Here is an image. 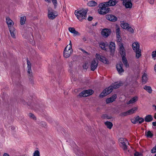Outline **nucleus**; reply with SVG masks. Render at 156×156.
I'll return each mask as SVG.
<instances>
[{"instance_id": "f257e3e1", "label": "nucleus", "mask_w": 156, "mask_h": 156, "mask_svg": "<svg viewBox=\"0 0 156 156\" xmlns=\"http://www.w3.org/2000/svg\"><path fill=\"white\" fill-rule=\"evenodd\" d=\"M115 0H110L106 2L101 3L99 5L100 8L98 10V12L101 15H105L110 11L109 8L107 7L113 6L117 3Z\"/></svg>"}, {"instance_id": "f03ea898", "label": "nucleus", "mask_w": 156, "mask_h": 156, "mask_svg": "<svg viewBox=\"0 0 156 156\" xmlns=\"http://www.w3.org/2000/svg\"><path fill=\"white\" fill-rule=\"evenodd\" d=\"M121 85V83L118 82L115 83L113 85L106 88L102 92L100 95V97H103L110 93L113 88L116 89L119 87Z\"/></svg>"}, {"instance_id": "7ed1b4c3", "label": "nucleus", "mask_w": 156, "mask_h": 156, "mask_svg": "<svg viewBox=\"0 0 156 156\" xmlns=\"http://www.w3.org/2000/svg\"><path fill=\"white\" fill-rule=\"evenodd\" d=\"M87 11L85 9H82L76 10L75 14L77 18L80 21L85 19L87 17Z\"/></svg>"}, {"instance_id": "20e7f679", "label": "nucleus", "mask_w": 156, "mask_h": 156, "mask_svg": "<svg viewBox=\"0 0 156 156\" xmlns=\"http://www.w3.org/2000/svg\"><path fill=\"white\" fill-rule=\"evenodd\" d=\"M73 50L72 47V44H71V41H70L69 46L67 45L65 48L64 52L63 55L65 58H68L69 57L72 53Z\"/></svg>"}, {"instance_id": "39448f33", "label": "nucleus", "mask_w": 156, "mask_h": 156, "mask_svg": "<svg viewBox=\"0 0 156 156\" xmlns=\"http://www.w3.org/2000/svg\"><path fill=\"white\" fill-rule=\"evenodd\" d=\"M48 16L49 19L53 20L58 15L57 12L55 11L51 7L48 8Z\"/></svg>"}, {"instance_id": "423d86ee", "label": "nucleus", "mask_w": 156, "mask_h": 156, "mask_svg": "<svg viewBox=\"0 0 156 156\" xmlns=\"http://www.w3.org/2000/svg\"><path fill=\"white\" fill-rule=\"evenodd\" d=\"M119 141L120 146L124 150H126L127 149V146L126 144L127 143H128L127 140L124 138H121L119 139Z\"/></svg>"}, {"instance_id": "0eeeda50", "label": "nucleus", "mask_w": 156, "mask_h": 156, "mask_svg": "<svg viewBox=\"0 0 156 156\" xmlns=\"http://www.w3.org/2000/svg\"><path fill=\"white\" fill-rule=\"evenodd\" d=\"M94 93V91L91 89L83 90L79 94L81 97H87L92 95Z\"/></svg>"}, {"instance_id": "6e6552de", "label": "nucleus", "mask_w": 156, "mask_h": 156, "mask_svg": "<svg viewBox=\"0 0 156 156\" xmlns=\"http://www.w3.org/2000/svg\"><path fill=\"white\" fill-rule=\"evenodd\" d=\"M96 57L97 59L104 63L106 64H109V61L105 57L98 54L97 53L96 54Z\"/></svg>"}, {"instance_id": "1a4fd4ad", "label": "nucleus", "mask_w": 156, "mask_h": 156, "mask_svg": "<svg viewBox=\"0 0 156 156\" xmlns=\"http://www.w3.org/2000/svg\"><path fill=\"white\" fill-rule=\"evenodd\" d=\"M138 108L136 107L133 108L131 109L128 110L126 112H124L122 114V115L125 116L127 115L132 114L135 113L137 110Z\"/></svg>"}, {"instance_id": "9d476101", "label": "nucleus", "mask_w": 156, "mask_h": 156, "mask_svg": "<svg viewBox=\"0 0 156 156\" xmlns=\"http://www.w3.org/2000/svg\"><path fill=\"white\" fill-rule=\"evenodd\" d=\"M111 32L110 29L105 28L102 30L101 33L104 37H106L110 34Z\"/></svg>"}, {"instance_id": "9b49d317", "label": "nucleus", "mask_w": 156, "mask_h": 156, "mask_svg": "<svg viewBox=\"0 0 156 156\" xmlns=\"http://www.w3.org/2000/svg\"><path fill=\"white\" fill-rule=\"evenodd\" d=\"M123 4L126 8L130 9L132 7L131 0H124L123 2Z\"/></svg>"}, {"instance_id": "f8f14e48", "label": "nucleus", "mask_w": 156, "mask_h": 156, "mask_svg": "<svg viewBox=\"0 0 156 156\" xmlns=\"http://www.w3.org/2000/svg\"><path fill=\"white\" fill-rule=\"evenodd\" d=\"M27 73L28 75L30 76H32V73L31 69V64L30 62L28 59H27Z\"/></svg>"}, {"instance_id": "ddd939ff", "label": "nucleus", "mask_w": 156, "mask_h": 156, "mask_svg": "<svg viewBox=\"0 0 156 156\" xmlns=\"http://www.w3.org/2000/svg\"><path fill=\"white\" fill-rule=\"evenodd\" d=\"M98 64V61H96L95 59H94L91 62L90 65L91 70L92 71H94L97 68Z\"/></svg>"}, {"instance_id": "4468645a", "label": "nucleus", "mask_w": 156, "mask_h": 156, "mask_svg": "<svg viewBox=\"0 0 156 156\" xmlns=\"http://www.w3.org/2000/svg\"><path fill=\"white\" fill-rule=\"evenodd\" d=\"M6 22L8 25L9 28L13 27L14 24L13 22L8 17H6Z\"/></svg>"}, {"instance_id": "2eb2a0df", "label": "nucleus", "mask_w": 156, "mask_h": 156, "mask_svg": "<svg viewBox=\"0 0 156 156\" xmlns=\"http://www.w3.org/2000/svg\"><path fill=\"white\" fill-rule=\"evenodd\" d=\"M123 64L121 62H120L116 65V69L119 73L121 74L124 72V70L122 68Z\"/></svg>"}, {"instance_id": "dca6fc26", "label": "nucleus", "mask_w": 156, "mask_h": 156, "mask_svg": "<svg viewBox=\"0 0 156 156\" xmlns=\"http://www.w3.org/2000/svg\"><path fill=\"white\" fill-rule=\"evenodd\" d=\"M68 30L71 33L73 34V35L74 36H80V34L77 31H76L74 27H69Z\"/></svg>"}, {"instance_id": "f3484780", "label": "nucleus", "mask_w": 156, "mask_h": 156, "mask_svg": "<svg viewBox=\"0 0 156 156\" xmlns=\"http://www.w3.org/2000/svg\"><path fill=\"white\" fill-rule=\"evenodd\" d=\"M10 33V35L11 37L14 39L16 38V29L14 27H12L9 28Z\"/></svg>"}, {"instance_id": "a211bd4d", "label": "nucleus", "mask_w": 156, "mask_h": 156, "mask_svg": "<svg viewBox=\"0 0 156 156\" xmlns=\"http://www.w3.org/2000/svg\"><path fill=\"white\" fill-rule=\"evenodd\" d=\"M106 18L108 20L111 21L115 22L117 20V18L112 15H108L106 16Z\"/></svg>"}, {"instance_id": "6ab92c4d", "label": "nucleus", "mask_w": 156, "mask_h": 156, "mask_svg": "<svg viewBox=\"0 0 156 156\" xmlns=\"http://www.w3.org/2000/svg\"><path fill=\"white\" fill-rule=\"evenodd\" d=\"M117 98L116 95L115 94L110 98H107L106 100L107 103H110L114 101Z\"/></svg>"}, {"instance_id": "aec40b11", "label": "nucleus", "mask_w": 156, "mask_h": 156, "mask_svg": "<svg viewBox=\"0 0 156 156\" xmlns=\"http://www.w3.org/2000/svg\"><path fill=\"white\" fill-rule=\"evenodd\" d=\"M132 47L134 51L140 50V49L139 44L138 42H135L133 44Z\"/></svg>"}, {"instance_id": "412c9836", "label": "nucleus", "mask_w": 156, "mask_h": 156, "mask_svg": "<svg viewBox=\"0 0 156 156\" xmlns=\"http://www.w3.org/2000/svg\"><path fill=\"white\" fill-rule=\"evenodd\" d=\"M119 51L121 55L122 56L126 55L125 51L123 46V45L122 44L120 43V44L119 45Z\"/></svg>"}, {"instance_id": "4be33fe9", "label": "nucleus", "mask_w": 156, "mask_h": 156, "mask_svg": "<svg viewBox=\"0 0 156 156\" xmlns=\"http://www.w3.org/2000/svg\"><path fill=\"white\" fill-rule=\"evenodd\" d=\"M108 44L103 42H101L99 44V46L103 49L106 51V47H108Z\"/></svg>"}, {"instance_id": "5701e85b", "label": "nucleus", "mask_w": 156, "mask_h": 156, "mask_svg": "<svg viewBox=\"0 0 156 156\" xmlns=\"http://www.w3.org/2000/svg\"><path fill=\"white\" fill-rule=\"evenodd\" d=\"M109 47L111 52H114L115 49V44L113 42H111L110 43Z\"/></svg>"}, {"instance_id": "b1692460", "label": "nucleus", "mask_w": 156, "mask_h": 156, "mask_svg": "<svg viewBox=\"0 0 156 156\" xmlns=\"http://www.w3.org/2000/svg\"><path fill=\"white\" fill-rule=\"evenodd\" d=\"M138 100V97L135 96L132 98L127 103V104L129 105L133 104L136 102Z\"/></svg>"}, {"instance_id": "393cba45", "label": "nucleus", "mask_w": 156, "mask_h": 156, "mask_svg": "<svg viewBox=\"0 0 156 156\" xmlns=\"http://www.w3.org/2000/svg\"><path fill=\"white\" fill-rule=\"evenodd\" d=\"M153 118L151 115H146L145 118V121L147 122H149L153 120Z\"/></svg>"}, {"instance_id": "a878e982", "label": "nucleus", "mask_w": 156, "mask_h": 156, "mask_svg": "<svg viewBox=\"0 0 156 156\" xmlns=\"http://www.w3.org/2000/svg\"><path fill=\"white\" fill-rule=\"evenodd\" d=\"M122 61L124 64V65L126 67H128L129 66L127 61L125 57V56H122Z\"/></svg>"}, {"instance_id": "bb28decb", "label": "nucleus", "mask_w": 156, "mask_h": 156, "mask_svg": "<svg viewBox=\"0 0 156 156\" xmlns=\"http://www.w3.org/2000/svg\"><path fill=\"white\" fill-rule=\"evenodd\" d=\"M121 26L122 28L124 29H127L129 27V25L128 23L124 22L123 21L121 22Z\"/></svg>"}, {"instance_id": "cd10ccee", "label": "nucleus", "mask_w": 156, "mask_h": 156, "mask_svg": "<svg viewBox=\"0 0 156 156\" xmlns=\"http://www.w3.org/2000/svg\"><path fill=\"white\" fill-rule=\"evenodd\" d=\"M147 80L148 78L147 77V75L146 73H144L143 74L142 76V82L144 83H145L147 82Z\"/></svg>"}, {"instance_id": "c85d7f7f", "label": "nucleus", "mask_w": 156, "mask_h": 156, "mask_svg": "<svg viewBox=\"0 0 156 156\" xmlns=\"http://www.w3.org/2000/svg\"><path fill=\"white\" fill-rule=\"evenodd\" d=\"M105 124L107 127L109 129H111L113 126L112 123L110 122L107 121L105 123Z\"/></svg>"}, {"instance_id": "c756f323", "label": "nucleus", "mask_w": 156, "mask_h": 156, "mask_svg": "<svg viewBox=\"0 0 156 156\" xmlns=\"http://www.w3.org/2000/svg\"><path fill=\"white\" fill-rule=\"evenodd\" d=\"M97 4V3L94 1H90L87 3L88 5L89 6H94Z\"/></svg>"}, {"instance_id": "7c9ffc66", "label": "nucleus", "mask_w": 156, "mask_h": 156, "mask_svg": "<svg viewBox=\"0 0 156 156\" xmlns=\"http://www.w3.org/2000/svg\"><path fill=\"white\" fill-rule=\"evenodd\" d=\"M144 88L149 93L151 94L152 93V90L151 87L145 86L144 87Z\"/></svg>"}, {"instance_id": "2f4dec72", "label": "nucleus", "mask_w": 156, "mask_h": 156, "mask_svg": "<svg viewBox=\"0 0 156 156\" xmlns=\"http://www.w3.org/2000/svg\"><path fill=\"white\" fill-rule=\"evenodd\" d=\"M26 20V17L25 16H23L21 17L20 20V23L21 25H23L25 23Z\"/></svg>"}, {"instance_id": "473e14b6", "label": "nucleus", "mask_w": 156, "mask_h": 156, "mask_svg": "<svg viewBox=\"0 0 156 156\" xmlns=\"http://www.w3.org/2000/svg\"><path fill=\"white\" fill-rule=\"evenodd\" d=\"M145 135L148 138H151L153 136L152 133L150 131H148L145 133Z\"/></svg>"}, {"instance_id": "72a5a7b5", "label": "nucleus", "mask_w": 156, "mask_h": 156, "mask_svg": "<svg viewBox=\"0 0 156 156\" xmlns=\"http://www.w3.org/2000/svg\"><path fill=\"white\" fill-rule=\"evenodd\" d=\"M136 53V57L137 58H139L141 56V50H139L135 51Z\"/></svg>"}, {"instance_id": "f704fd0d", "label": "nucleus", "mask_w": 156, "mask_h": 156, "mask_svg": "<svg viewBox=\"0 0 156 156\" xmlns=\"http://www.w3.org/2000/svg\"><path fill=\"white\" fill-rule=\"evenodd\" d=\"M136 119L137 120V122L139 123H141L144 122V120L143 118H139V116L136 117Z\"/></svg>"}, {"instance_id": "c9c22d12", "label": "nucleus", "mask_w": 156, "mask_h": 156, "mask_svg": "<svg viewBox=\"0 0 156 156\" xmlns=\"http://www.w3.org/2000/svg\"><path fill=\"white\" fill-rule=\"evenodd\" d=\"M33 156H40V154L38 150H36L33 154Z\"/></svg>"}, {"instance_id": "e433bc0d", "label": "nucleus", "mask_w": 156, "mask_h": 156, "mask_svg": "<svg viewBox=\"0 0 156 156\" xmlns=\"http://www.w3.org/2000/svg\"><path fill=\"white\" fill-rule=\"evenodd\" d=\"M28 115L30 118L34 120H36V118L33 114L30 113Z\"/></svg>"}, {"instance_id": "4c0bfd02", "label": "nucleus", "mask_w": 156, "mask_h": 156, "mask_svg": "<svg viewBox=\"0 0 156 156\" xmlns=\"http://www.w3.org/2000/svg\"><path fill=\"white\" fill-rule=\"evenodd\" d=\"M117 39L118 42H119V44L121 43V38L120 36V34L116 35Z\"/></svg>"}, {"instance_id": "58836bf2", "label": "nucleus", "mask_w": 156, "mask_h": 156, "mask_svg": "<svg viewBox=\"0 0 156 156\" xmlns=\"http://www.w3.org/2000/svg\"><path fill=\"white\" fill-rule=\"evenodd\" d=\"M116 35L120 34V30L119 27H116Z\"/></svg>"}, {"instance_id": "ea45409f", "label": "nucleus", "mask_w": 156, "mask_h": 156, "mask_svg": "<svg viewBox=\"0 0 156 156\" xmlns=\"http://www.w3.org/2000/svg\"><path fill=\"white\" fill-rule=\"evenodd\" d=\"M52 2L54 5L55 8H56L57 5V2L56 0H51Z\"/></svg>"}, {"instance_id": "a19ab883", "label": "nucleus", "mask_w": 156, "mask_h": 156, "mask_svg": "<svg viewBox=\"0 0 156 156\" xmlns=\"http://www.w3.org/2000/svg\"><path fill=\"white\" fill-rule=\"evenodd\" d=\"M127 30L131 32L132 33H133L134 32V30L133 29L131 28V27H130L129 26L128 27V28L127 29Z\"/></svg>"}, {"instance_id": "79ce46f5", "label": "nucleus", "mask_w": 156, "mask_h": 156, "mask_svg": "<svg viewBox=\"0 0 156 156\" xmlns=\"http://www.w3.org/2000/svg\"><path fill=\"white\" fill-rule=\"evenodd\" d=\"M151 152L152 153L156 152V145L151 150Z\"/></svg>"}, {"instance_id": "37998d69", "label": "nucleus", "mask_w": 156, "mask_h": 156, "mask_svg": "<svg viewBox=\"0 0 156 156\" xmlns=\"http://www.w3.org/2000/svg\"><path fill=\"white\" fill-rule=\"evenodd\" d=\"M152 56L153 58L156 57V50L155 51H154L152 52Z\"/></svg>"}, {"instance_id": "c03bdc74", "label": "nucleus", "mask_w": 156, "mask_h": 156, "mask_svg": "<svg viewBox=\"0 0 156 156\" xmlns=\"http://www.w3.org/2000/svg\"><path fill=\"white\" fill-rule=\"evenodd\" d=\"M148 2L151 5H153L154 4V0H148Z\"/></svg>"}, {"instance_id": "a18cd8bd", "label": "nucleus", "mask_w": 156, "mask_h": 156, "mask_svg": "<svg viewBox=\"0 0 156 156\" xmlns=\"http://www.w3.org/2000/svg\"><path fill=\"white\" fill-rule=\"evenodd\" d=\"M131 121L134 124H136L138 123L137 120L136 119V118L135 119H132L131 120Z\"/></svg>"}, {"instance_id": "49530a36", "label": "nucleus", "mask_w": 156, "mask_h": 156, "mask_svg": "<svg viewBox=\"0 0 156 156\" xmlns=\"http://www.w3.org/2000/svg\"><path fill=\"white\" fill-rule=\"evenodd\" d=\"M134 156H142V154L138 152H136L134 154Z\"/></svg>"}, {"instance_id": "de8ad7c7", "label": "nucleus", "mask_w": 156, "mask_h": 156, "mask_svg": "<svg viewBox=\"0 0 156 156\" xmlns=\"http://www.w3.org/2000/svg\"><path fill=\"white\" fill-rule=\"evenodd\" d=\"M40 125L42 127H45L46 126V123L45 122H42L40 123Z\"/></svg>"}, {"instance_id": "09e8293b", "label": "nucleus", "mask_w": 156, "mask_h": 156, "mask_svg": "<svg viewBox=\"0 0 156 156\" xmlns=\"http://www.w3.org/2000/svg\"><path fill=\"white\" fill-rule=\"evenodd\" d=\"M83 67L85 69H87L88 68L87 64L86 63L84 64L83 66Z\"/></svg>"}, {"instance_id": "8fccbe9b", "label": "nucleus", "mask_w": 156, "mask_h": 156, "mask_svg": "<svg viewBox=\"0 0 156 156\" xmlns=\"http://www.w3.org/2000/svg\"><path fill=\"white\" fill-rule=\"evenodd\" d=\"M92 19L93 18L92 17H89L87 19L89 21H91Z\"/></svg>"}, {"instance_id": "3c124183", "label": "nucleus", "mask_w": 156, "mask_h": 156, "mask_svg": "<svg viewBox=\"0 0 156 156\" xmlns=\"http://www.w3.org/2000/svg\"><path fill=\"white\" fill-rule=\"evenodd\" d=\"M3 156H10V155L7 153H5Z\"/></svg>"}, {"instance_id": "603ef678", "label": "nucleus", "mask_w": 156, "mask_h": 156, "mask_svg": "<svg viewBox=\"0 0 156 156\" xmlns=\"http://www.w3.org/2000/svg\"><path fill=\"white\" fill-rule=\"evenodd\" d=\"M152 125L154 126H156V122H153Z\"/></svg>"}, {"instance_id": "864d4df0", "label": "nucleus", "mask_w": 156, "mask_h": 156, "mask_svg": "<svg viewBox=\"0 0 156 156\" xmlns=\"http://www.w3.org/2000/svg\"><path fill=\"white\" fill-rule=\"evenodd\" d=\"M154 70L156 72V64L154 66Z\"/></svg>"}, {"instance_id": "5fc2aeb1", "label": "nucleus", "mask_w": 156, "mask_h": 156, "mask_svg": "<svg viewBox=\"0 0 156 156\" xmlns=\"http://www.w3.org/2000/svg\"><path fill=\"white\" fill-rule=\"evenodd\" d=\"M46 2H50L51 1L50 0H44Z\"/></svg>"}, {"instance_id": "6e6d98bb", "label": "nucleus", "mask_w": 156, "mask_h": 156, "mask_svg": "<svg viewBox=\"0 0 156 156\" xmlns=\"http://www.w3.org/2000/svg\"><path fill=\"white\" fill-rule=\"evenodd\" d=\"M154 119H156V113L154 115Z\"/></svg>"}, {"instance_id": "4d7b16f0", "label": "nucleus", "mask_w": 156, "mask_h": 156, "mask_svg": "<svg viewBox=\"0 0 156 156\" xmlns=\"http://www.w3.org/2000/svg\"><path fill=\"white\" fill-rule=\"evenodd\" d=\"M10 127H11V128L12 129H14V127L12 126H11Z\"/></svg>"}, {"instance_id": "13d9d810", "label": "nucleus", "mask_w": 156, "mask_h": 156, "mask_svg": "<svg viewBox=\"0 0 156 156\" xmlns=\"http://www.w3.org/2000/svg\"><path fill=\"white\" fill-rule=\"evenodd\" d=\"M153 107H155V109L156 110V105H153Z\"/></svg>"}, {"instance_id": "bf43d9fd", "label": "nucleus", "mask_w": 156, "mask_h": 156, "mask_svg": "<svg viewBox=\"0 0 156 156\" xmlns=\"http://www.w3.org/2000/svg\"><path fill=\"white\" fill-rule=\"evenodd\" d=\"M82 51H83V52H84L86 53H87V52H86V51H84V50H82Z\"/></svg>"}, {"instance_id": "052dcab7", "label": "nucleus", "mask_w": 156, "mask_h": 156, "mask_svg": "<svg viewBox=\"0 0 156 156\" xmlns=\"http://www.w3.org/2000/svg\"><path fill=\"white\" fill-rule=\"evenodd\" d=\"M48 121L49 122H51V121L50 120H48Z\"/></svg>"}, {"instance_id": "680f3d73", "label": "nucleus", "mask_w": 156, "mask_h": 156, "mask_svg": "<svg viewBox=\"0 0 156 156\" xmlns=\"http://www.w3.org/2000/svg\"><path fill=\"white\" fill-rule=\"evenodd\" d=\"M154 156H156V154Z\"/></svg>"}]
</instances>
